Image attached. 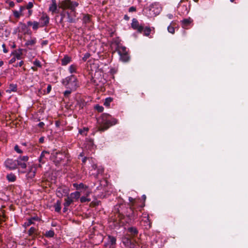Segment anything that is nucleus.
I'll return each mask as SVG.
<instances>
[{"instance_id": "8", "label": "nucleus", "mask_w": 248, "mask_h": 248, "mask_svg": "<svg viewBox=\"0 0 248 248\" xmlns=\"http://www.w3.org/2000/svg\"><path fill=\"white\" fill-rule=\"evenodd\" d=\"M36 167L34 166L29 167L27 171L25 170H19V171L21 173L27 172L26 177L27 179H32L33 177H34L36 173Z\"/></svg>"}, {"instance_id": "22", "label": "nucleus", "mask_w": 248, "mask_h": 248, "mask_svg": "<svg viewBox=\"0 0 248 248\" xmlns=\"http://www.w3.org/2000/svg\"><path fill=\"white\" fill-rule=\"evenodd\" d=\"M6 178L9 182H14L16 180V177L14 173H11L7 175Z\"/></svg>"}, {"instance_id": "40", "label": "nucleus", "mask_w": 248, "mask_h": 248, "mask_svg": "<svg viewBox=\"0 0 248 248\" xmlns=\"http://www.w3.org/2000/svg\"><path fill=\"white\" fill-rule=\"evenodd\" d=\"M54 232L53 230H49V231H47V237H53L54 235Z\"/></svg>"}, {"instance_id": "12", "label": "nucleus", "mask_w": 248, "mask_h": 248, "mask_svg": "<svg viewBox=\"0 0 248 248\" xmlns=\"http://www.w3.org/2000/svg\"><path fill=\"white\" fill-rule=\"evenodd\" d=\"M49 11L52 13L59 12L56 0H51V4L49 6Z\"/></svg>"}, {"instance_id": "20", "label": "nucleus", "mask_w": 248, "mask_h": 248, "mask_svg": "<svg viewBox=\"0 0 248 248\" xmlns=\"http://www.w3.org/2000/svg\"><path fill=\"white\" fill-rule=\"evenodd\" d=\"M46 154V151L44 150L43 151L39 158V161L40 163H41L42 164H44L46 162V158L45 157V155Z\"/></svg>"}, {"instance_id": "61", "label": "nucleus", "mask_w": 248, "mask_h": 248, "mask_svg": "<svg viewBox=\"0 0 248 248\" xmlns=\"http://www.w3.org/2000/svg\"><path fill=\"white\" fill-rule=\"evenodd\" d=\"M124 18L126 20H128L129 19V17L127 15L124 16Z\"/></svg>"}, {"instance_id": "31", "label": "nucleus", "mask_w": 248, "mask_h": 248, "mask_svg": "<svg viewBox=\"0 0 248 248\" xmlns=\"http://www.w3.org/2000/svg\"><path fill=\"white\" fill-rule=\"evenodd\" d=\"M83 22L85 24L89 23L90 21V16L89 15H85L83 17Z\"/></svg>"}, {"instance_id": "44", "label": "nucleus", "mask_w": 248, "mask_h": 248, "mask_svg": "<svg viewBox=\"0 0 248 248\" xmlns=\"http://www.w3.org/2000/svg\"><path fill=\"white\" fill-rule=\"evenodd\" d=\"M33 64L35 66H36L37 67H41L40 62L38 60H35L33 62Z\"/></svg>"}, {"instance_id": "53", "label": "nucleus", "mask_w": 248, "mask_h": 248, "mask_svg": "<svg viewBox=\"0 0 248 248\" xmlns=\"http://www.w3.org/2000/svg\"><path fill=\"white\" fill-rule=\"evenodd\" d=\"M91 193V192L90 191L87 190V191H86L84 196L89 197Z\"/></svg>"}, {"instance_id": "50", "label": "nucleus", "mask_w": 248, "mask_h": 248, "mask_svg": "<svg viewBox=\"0 0 248 248\" xmlns=\"http://www.w3.org/2000/svg\"><path fill=\"white\" fill-rule=\"evenodd\" d=\"M24 63L23 61H20L18 63H17L16 65H15V67H17L18 66L21 67L23 65Z\"/></svg>"}, {"instance_id": "27", "label": "nucleus", "mask_w": 248, "mask_h": 248, "mask_svg": "<svg viewBox=\"0 0 248 248\" xmlns=\"http://www.w3.org/2000/svg\"><path fill=\"white\" fill-rule=\"evenodd\" d=\"M80 198V202L81 203H84L86 202H89L91 201V199L87 197H85L84 196L81 197Z\"/></svg>"}, {"instance_id": "37", "label": "nucleus", "mask_w": 248, "mask_h": 248, "mask_svg": "<svg viewBox=\"0 0 248 248\" xmlns=\"http://www.w3.org/2000/svg\"><path fill=\"white\" fill-rule=\"evenodd\" d=\"M95 108L99 112H102L104 110V108L99 105H96L95 106Z\"/></svg>"}, {"instance_id": "36", "label": "nucleus", "mask_w": 248, "mask_h": 248, "mask_svg": "<svg viewBox=\"0 0 248 248\" xmlns=\"http://www.w3.org/2000/svg\"><path fill=\"white\" fill-rule=\"evenodd\" d=\"M168 31L169 32L173 34L175 32V29L173 27L171 26V25H169L168 27Z\"/></svg>"}, {"instance_id": "14", "label": "nucleus", "mask_w": 248, "mask_h": 248, "mask_svg": "<svg viewBox=\"0 0 248 248\" xmlns=\"http://www.w3.org/2000/svg\"><path fill=\"white\" fill-rule=\"evenodd\" d=\"M36 43V39L35 38L31 37L29 40H27L25 44V46L29 49H31Z\"/></svg>"}, {"instance_id": "63", "label": "nucleus", "mask_w": 248, "mask_h": 248, "mask_svg": "<svg viewBox=\"0 0 248 248\" xmlns=\"http://www.w3.org/2000/svg\"><path fill=\"white\" fill-rule=\"evenodd\" d=\"M87 159V157H84V158L82 159V162L84 163L86 162V161Z\"/></svg>"}, {"instance_id": "9", "label": "nucleus", "mask_w": 248, "mask_h": 248, "mask_svg": "<svg viewBox=\"0 0 248 248\" xmlns=\"http://www.w3.org/2000/svg\"><path fill=\"white\" fill-rule=\"evenodd\" d=\"M131 27L134 30H136L139 32H141L143 30V26L140 25L138 21L136 18H133L131 23Z\"/></svg>"}, {"instance_id": "26", "label": "nucleus", "mask_w": 248, "mask_h": 248, "mask_svg": "<svg viewBox=\"0 0 248 248\" xmlns=\"http://www.w3.org/2000/svg\"><path fill=\"white\" fill-rule=\"evenodd\" d=\"M55 211L57 212H60L61 210V202L58 201L57 202L54 204Z\"/></svg>"}, {"instance_id": "28", "label": "nucleus", "mask_w": 248, "mask_h": 248, "mask_svg": "<svg viewBox=\"0 0 248 248\" xmlns=\"http://www.w3.org/2000/svg\"><path fill=\"white\" fill-rule=\"evenodd\" d=\"M36 219H37V218L36 217L30 218L28 219L27 220V222H26L25 223V225L26 226H29L31 225V224L33 223V220H35Z\"/></svg>"}, {"instance_id": "24", "label": "nucleus", "mask_w": 248, "mask_h": 248, "mask_svg": "<svg viewBox=\"0 0 248 248\" xmlns=\"http://www.w3.org/2000/svg\"><path fill=\"white\" fill-rule=\"evenodd\" d=\"M119 56L120 59L124 62H127L129 58L127 53L122 55H119Z\"/></svg>"}, {"instance_id": "3", "label": "nucleus", "mask_w": 248, "mask_h": 248, "mask_svg": "<svg viewBox=\"0 0 248 248\" xmlns=\"http://www.w3.org/2000/svg\"><path fill=\"white\" fill-rule=\"evenodd\" d=\"M80 197V193L78 191L72 192L67 195V198L64 199V205L69 206L71 204L78 200Z\"/></svg>"}, {"instance_id": "45", "label": "nucleus", "mask_w": 248, "mask_h": 248, "mask_svg": "<svg viewBox=\"0 0 248 248\" xmlns=\"http://www.w3.org/2000/svg\"><path fill=\"white\" fill-rule=\"evenodd\" d=\"M6 3L8 4L10 7H14L15 6L14 2L12 1H6Z\"/></svg>"}, {"instance_id": "48", "label": "nucleus", "mask_w": 248, "mask_h": 248, "mask_svg": "<svg viewBox=\"0 0 248 248\" xmlns=\"http://www.w3.org/2000/svg\"><path fill=\"white\" fill-rule=\"evenodd\" d=\"M90 56V55L89 53H87L84 55V56L83 57V59L84 61H86L88 58H89Z\"/></svg>"}, {"instance_id": "2", "label": "nucleus", "mask_w": 248, "mask_h": 248, "mask_svg": "<svg viewBox=\"0 0 248 248\" xmlns=\"http://www.w3.org/2000/svg\"><path fill=\"white\" fill-rule=\"evenodd\" d=\"M62 83L67 89L74 91L78 86L77 79L73 75L63 79Z\"/></svg>"}, {"instance_id": "38", "label": "nucleus", "mask_w": 248, "mask_h": 248, "mask_svg": "<svg viewBox=\"0 0 248 248\" xmlns=\"http://www.w3.org/2000/svg\"><path fill=\"white\" fill-rule=\"evenodd\" d=\"M66 13L68 16V21L69 23L75 22V19L70 16L69 13L68 12H67Z\"/></svg>"}, {"instance_id": "16", "label": "nucleus", "mask_w": 248, "mask_h": 248, "mask_svg": "<svg viewBox=\"0 0 248 248\" xmlns=\"http://www.w3.org/2000/svg\"><path fill=\"white\" fill-rule=\"evenodd\" d=\"M92 169L94 170H96V172L92 173V175H93L95 177H96L98 174L101 173L103 171V169L101 167L98 168L96 164H93L92 165Z\"/></svg>"}, {"instance_id": "64", "label": "nucleus", "mask_w": 248, "mask_h": 248, "mask_svg": "<svg viewBox=\"0 0 248 248\" xmlns=\"http://www.w3.org/2000/svg\"><path fill=\"white\" fill-rule=\"evenodd\" d=\"M128 200L130 202H132L134 200V199L132 197H129Z\"/></svg>"}, {"instance_id": "55", "label": "nucleus", "mask_w": 248, "mask_h": 248, "mask_svg": "<svg viewBox=\"0 0 248 248\" xmlns=\"http://www.w3.org/2000/svg\"><path fill=\"white\" fill-rule=\"evenodd\" d=\"M44 140L45 138L44 137H41L39 140V141L40 143H43L44 142Z\"/></svg>"}, {"instance_id": "18", "label": "nucleus", "mask_w": 248, "mask_h": 248, "mask_svg": "<svg viewBox=\"0 0 248 248\" xmlns=\"http://www.w3.org/2000/svg\"><path fill=\"white\" fill-rule=\"evenodd\" d=\"M12 54L14 56V57L16 58V59L20 60L21 59V55L22 54L21 49H19L18 50H15L12 53Z\"/></svg>"}, {"instance_id": "52", "label": "nucleus", "mask_w": 248, "mask_h": 248, "mask_svg": "<svg viewBox=\"0 0 248 248\" xmlns=\"http://www.w3.org/2000/svg\"><path fill=\"white\" fill-rule=\"evenodd\" d=\"M2 46L3 48V52L4 53H7L8 52V50L6 49V46L4 44H3L2 45Z\"/></svg>"}, {"instance_id": "39", "label": "nucleus", "mask_w": 248, "mask_h": 248, "mask_svg": "<svg viewBox=\"0 0 248 248\" xmlns=\"http://www.w3.org/2000/svg\"><path fill=\"white\" fill-rule=\"evenodd\" d=\"M36 229L34 227H31L29 230V234L30 235H32L35 232Z\"/></svg>"}, {"instance_id": "42", "label": "nucleus", "mask_w": 248, "mask_h": 248, "mask_svg": "<svg viewBox=\"0 0 248 248\" xmlns=\"http://www.w3.org/2000/svg\"><path fill=\"white\" fill-rule=\"evenodd\" d=\"M33 6L32 2H29L28 4L26 6V9H31Z\"/></svg>"}, {"instance_id": "10", "label": "nucleus", "mask_w": 248, "mask_h": 248, "mask_svg": "<svg viewBox=\"0 0 248 248\" xmlns=\"http://www.w3.org/2000/svg\"><path fill=\"white\" fill-rule=\"evenodd\" d=\"M63 155L60 152L54 151L51 156V159L54 162H59L63 159Z\"/></svg>"}, {"instance_id": "35", "label": "nucleus", "mask_w": 248, "mask_h": 248, "mask_svg": "<svg viewBox=\"0 0 248 248\" xmlns=\"http://www.w3.org/2000/svg\"><path fill=\"white\" fill-rule=\"evenodd\" d=\"M13 15L16 18H19V17L23 15V14H21L19 11H16V10H14L13 11Z\"/></svg>"}, {"instance_id": "29", "label": "nucleus", "mask_w": 248, "mask_h": 248, "mask_svg": "<svg viewBox=\"0 0 248 248\" xmlns=\"http://www.w3.org/2000/svg\"><path fill=\"white\" fill-rule=\"evenodd\" d=\"M16 89H17L16 85L12 84L10 85L8 91H9L10 93L11 92H15L16 91Z\"/></svg>"}, {"instance_id": "33", "label": "nucleus", "mask_w": 248, "mask_h": 248, "mask_svg": "<svg viewBox=\"0 0 248 248\" xmlns=\"http://www.w3.org/2000/svg\"><path fill=\"white\" fill-rule=\"evenodd\" d=\"M128 230V232H130L132 234H135L138 233V230H137L136 228H135L134 227L129 228Z\"/></svg>"}, {"instance_id": "43", "label": "nucleus", "mask_w": 248, "mask_h": 248, "mask_svg": "<svg viewBox=\"0 0 248 248\" xmlns=\"http://www.w3.org/2000/svg\"><path fill=\"white\" fill-rule=\"evenodd\" d=\"M15 150L18 153L21 154L22 153V151L19 148L17 145H16L14 147Z\"/></svg>"}, {"instance_id": "58", "label": "nucleus", "mask_w": 248, "mask_h": 248, "mask_svg": "<svg viewBox=\"0 0 248 248\" xmlns=\"http://www.w3.org/2000/svg\"><path fill=\"white\" fill-rule=\"evenodd\" d=\"M78 184L77 183L73 184V186L75 187L77 190H78Z\"/></svg>"}, {"instance_id": "25", "label": "nucleus", "mask_w": 248, "mask_h": 248, "mask_svg": "<svg viewBox=\"0 0 248 248\" xmlns=\"http://www.w3.org/2000/svg\"><path fill=\"white\" fill-rule=\"evenodd\" d=\"M77 66L76 64H72L69 67V71L70 73H74L77 72Z\"/></svg>"}, {"instance_id": "60", "label": "nucleus", "mask_w": 248, "mask_h": 248, "mask_svg": "<svg viewBox=\"0 0 248 248\" xmlns=\"http://www.w3.org/2000/svg\"><path fill=\"white\" fill-rule=\"evenodd\" d=\"M32 13V11L31 9H28L29 16H30Z\"/></svg>"}, {"instance_id": "11", "label": "nucleus", "mask_w": 248, "mask_h": 248, "mask_svg": "<svg viewBox=\"0 0 248 248\" xmlns=\"http://www.w3.org/2000/svg\"><path fill=\"white\" fill-rule=\"evenodd\" d=\"M116 239L114 236H108V242L106 243L105 246L108 248H115Z\"/></svg>"}, {"instance_id": "6", "label": "nucleus", "mask_w": 248, "mask_h": 248, "mask_svg": "<svg viewBox=\"0 0 248 248\" xmlns=\"http://www.w3.org/2000/svg\"><path fill=\"white\" fill-rule=\"evenodd\" d=\"M29 157L28 156H20L16 159L17 168L19 167L22 169H25L27 167L26 162L28 160Z\"/></svg>"}, {"instance_id": "54", "label": "nucleus", "mask_w": 248, "mask_h": 248, "mask_svg": "<svg viewBox=\"0 0 248 248\" xmlns=\"http://www.w3.org/2000/svg\"><path fill=\"white\" fill-rule=\"evenodd\" d=\"M128 248H137L136 245L133 243L132 242L131 243V245H130Z\"/></svg>"}, {"instance_id": "15", "label": "nucleus", "mask_w": 248, "mask_h": 248, "mask_svg": "<svg viewBox=\"0 0 248 248\" xmlns=\"http://www.w3.org/2000/svg\"><path fill=\"white\" fill-rule=\"evenodd\" d=\"M193 20L190 17L185 18L181 21L182 27L186 29L192 22Z\"/></svg>"}, {"instance_id": "4", "label": "nucleus", "mask_w": 248, "mask_h": 248, "mask_svg": "<svg viewBox=\"0 0 248 248\" xmlns=\"http://www.w3.org/2000/svg\"><path fill=\"white\" fill-rule=\"evenodd\" d=\"M149 11L150 12V16H156L159 14L162 11V7L160 4L158 2L152 3L149 6Z\"/></svg>"}, {"instance_id": "32", "label": "nucleus", "mask_w": 248, "mask_h": 248, "mask_svg": "<svg viewBox=\"0 0 248 248\" xmlns=\"http://www.w3.org/2000/svg\"><path fill=\"white\" fill-rule=\"evenodd\" d=\"M112 101V99L111 97L107 98L105 99L104 105L106 106H109L110 105V102Z\"/></svg>"}, {"instance_id": "17", "label": "nucleus", "mask_w": 248, "mask_h": 248, "mask_svg": "<svg viewBox=\"0 0 248 248\" xmlns=\"http://www.w3.org/2000/svg\"><path fill=\"white\" fill-rule=\"evenodd\" d=\"M122 242L125 247L128 248L131 243H132L131 240L127 237H124L122 238Z\"/></svg>"}, {"instance_id": "51", "label": "nucleus", "mask_w": 248, "mask_h": 248, "mask_svg": "<svg viewBox=\"0 0 248 248\" xmlns=\"http://www.w3.org/2000/svg\"><path fill=\"white\" fill-rule=\"evenodd\" d=\"M16 60V59L15 57H13L12 58L10 61H9V63L10 64H12V63H13L15 62Z\"/></svg>"}, {"instance_id": "30", "label": "nucleus", "mask_w": 248, "mask_h": 248, "mask_svg": "<svg viewBox=\"0 0 248 248\" xmlns=\"http://www.w3.org/2000/svg\"><path fill=\"white\" fill-rule=\"evenodd\" d=\"M142 31L144 32V34L145 36H148L150 34L151 29L149 27H146L145 28L143 27V30Z\"/></svg>"}, {"instance_id": "13", "label": "nucleus", "mask_w": 248, "mask_h": 248, "mask_svg": "<svg viewBox=\"0 0 248 248\" xmlns=\"http://www.w3.org/2000/svg\"><path fill=\"white\" fill-rule=\"evenodd\" d=\"M27 25L28 27L32 26V29L34 31H36L39 27H42V23H38L37 21H29L27 22Z\"/></svg>"}, {"instance_id": "59", "label": "nucleus", "mask_w": 248, "mask_h": 248, "mask_svg": "<svg viewBox=\"0 0 248 248\" xmlns=\"http://www.w3.org/2000/svg\"><path fill=\"white\" fill-rule=\"evenodd\" d=\"M51 89V86L49 85H47V93L50 92Z\"/></svg>"}, {"instance_id": "46", "label": "nucleus", "mask_w": 248, "mask_h": 248, "mask_svg": "<svg viewBox=\"0 0 248 248\" xmlns=\"http://www.w3.org/2000/svg\"><path fill=\"white\" fill-rule=\"evenodd\" d=\"M78 189H80L81 188H87L88 186H85L84 185L83 183H80L78 184Z\"/></svg>"}, {"instance_id": "47", "label": "nucleus", "mask_w": 248, "mask_h": 248, "mask_svg": "<svg viewBox=\"0 0 248 248\" xmlns=\"http://www.w3.org/2000/svg\"><path fill=\"white\" fill-rule=\"evenodd\" d=\"M136 8L134 6H132L129 8L128 11L129 12H133L136 11Z\"/></svg>"}, {"instance_id": "19", "label": "nucleus", "mask_w": 248, "mask_h": 248, "mask_svg": "<svg viewBox=\"0 0 248 248\" xmlns=\"http://www.w3.org/2000/svg\"><path fill=\"white\" fill-rule=\"evenodd\" d=\"M71 61V58L68 56L67 55L65 56L63 58L62 60V65H66Z\"/></svg>"}, {"instance_id": "23", "label": "nucleus", "mask_w": 248, "mask_h": 248, "mask_svg": "<svg viewBox=\"0 0 248 248\" xmlns=\"http://www.w3.org/2000/svg\"><path fill=\"white\" fill-rule=\"evenodd\" d=\"M38 23H41L42 24V27L46 24V16L43 15L39 19Z\"/></svg>"}, {"instance_id": "1", "label": "nucleus", "mask_w": 248, "mask_h": 248, "mask_svg": "<svg viewBox=\"0 0 248 248\" xmlns=\"http://www.w3.org/2000/svg\"><path fill=\"white\" fill-rule=\"evenodd\" d=\"M98 123L100 124L99 130L104 131L107 130L108 127L115 124L117 121L113 118L111 116L108 114H104L98 119Z\"/></svg>"}, {"instance_id": "41", "label": "nucleus", "mask_w": 248, "mask_h": 248, "mask_svg": "<svg viewBox=\"0 0 248 248\" xmlns=\"http://www.w3.org/2000/svg\"><path fill=\"white\" fill-rule=\"evenodd\" d=\"M74 90H72L70 89H68L67 90L65 91L64 93V95L65 96H68Z\"/></svg>"}, {"instance_id": "49", "label": "nucleus", "mask_w": 248, "mask_h": 248, "mask_svg": "<svg viewBox=\"0 0 248 248\" xmlns=\"http://www.w3.org/2000/svg\"><path fill=\"white\" fill-rule=\"evenodd\" d=\"M26 9V6H20V9H19V12L21 13V14H22V12L25 10Z\"/></svg>"}, {"instance_id": "21", "label": "nucleus", "mask_w": 248, "mask_h": 248, "mask_svg": "<svg viewBox=\"0 0 248 248\" xmlns=\"http://www.w3.org/2000/svg\"><path fill=\"white\" fill-rule=\"evenodd\" d=\"M117 52L119 55H122L127 53L126 48L123 46H118L117 47Z\"/></svg>"}, {"instance_id": "57", "label": "nucleus", "mask_w": 248, "mask_h": 248, "mask_svg": "<svg viewBox=\"0 0 248 248\" xmlns=\"http://www.w3.org/2000/svg\"><path fill=\"white\" fill-rule=\"evenodd\" d=\"M63 206H64V207L63 209V212H66L67 211L68 206H65V205H64V202L63 203Z\"/></svg>"}, {"instance_id": "34", "label": "nucleus", "mask_w": 248, "mask_h": 248, "mask_svg": "<svg viewBox=\"0 0 248 248\" xmlns=\"http://www.w3.org/2000/svg\"><path fill=\"white\" fill-rule=\"evenodd\" d=\"M88 130V128H83V129H80L79 130L78 132L79 134L82 135H86L87 134V132Z\"/></svg>"}, {"instance_id": "7", "label": "nucleus", "mask_w": 248, "mask_h": 248, "mask_svg": "<svg viewBox=\"0 0 248 248\" xmlns=\"http://www.w3.org/2000/svg\"><path fill=\"white\" fill-rule=\"evenodd\" d=\"M16 160L7 158L4 162V166L10 170H14L17 169Z\"/></svg>"}, {"instance_id": "5", "label": "nucleus", "mask_w": 248, "mask_h": 248, "mask_svg": "<svg viewBox=\"0 0 248 248\" xmlns=\"http://www.w3.org/2000/svg\"><path fill=\"white\" fill-rule=\"evenodd\" d=\"M78 5L76 1L66 0L62 3V7L63 9H69L72 12H75V8Z\"/></svg>"}, {"instance_id": "56", "label": "nucleus", "mask_w": 248, "mask_h": 248, "mask_svg": "<svg viewBox=\"0 0 248 248\" xmlns=\"http://www.w3.org/2000/svg\"><path fill=\"white\" fill-rule=\"evenodd\" d=\"M167 16L169 18V19H172L173 17V16L172 14H168V15H167Z\"/></svg>"}, {"instance_id": "62", "label": "nucleus", "mask_w": 248, "mask_h": 248, "mask_svg": "<svg viewBox=\"0 0 248 248\" xmlns=\"http://www.w3.org/2000/svg\"><path fill=\"white\" fill-rule=\"evenodd\" d=\"M44 125V123H43V122H41L40 123H39L38 124V125L40 126V127H42L43 125Z\"/></svg>"}]
</instances>
